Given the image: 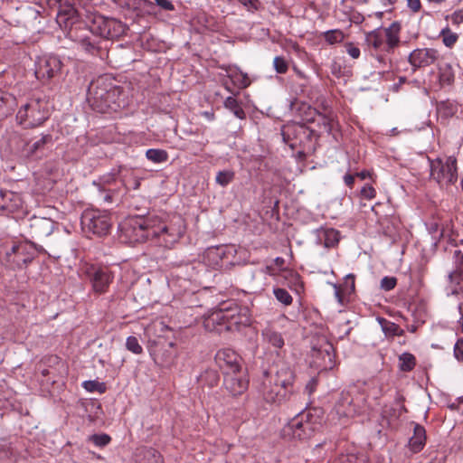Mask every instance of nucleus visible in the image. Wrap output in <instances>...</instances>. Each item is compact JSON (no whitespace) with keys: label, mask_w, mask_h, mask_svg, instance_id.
Wrapping results in <instances>:
<instances>
[{"label":"nucleus","mask_w":463,"mask_h":463,"mask_svg":"<svg viewBox=\"0 0 463 463\" xmlns=\"http://www.w3.org/2000/svg\"><path fill=\"white\" fill-rule=\"evenodd\" d=\"M110 439V437L107 434H94L90 438V440L98 447H104L108 445Z\"/></svg>","instance_id":"79ce46f5"},{"label":"nucleus","mask_w":463,"mask_h":463,"mask_svg":"<svg viewBox=\"0 0 463 463\" xmlns=\"http://www.w3.org/2000/svg\"><path fill=\"white\" fill-rule=\"evenodd\" d=\"M402 30V24L400 22L395 21L390 24L387 28L383 30L385 42H386V51L391 52L394 48H396L400 43V33Z\"/></svg>","instance_id":"aec40b11"},{"label":"nucleus","mask_w":463,"mask_h":463,"mask_svg":"<svg viewBox=\"0 0 463 463\" xmlns=\"http://www.w3.org/2000/svg\"><path fill=\"white\" fill-rule=\"evenodd\" d=\"M457 159L454 156L447 157L443 162L440 158L430 161V176L440 186L449 185L458 179Z\"/></svg>","instance_id":"6e6552de"},{"label":"nucleus","mask_w":463,"mask_h":463,"mask_svg":"<svg viewBox=\"0 0 463 463\" xmlns=\"http://www.w3.org/2000/svg\"><path fill=\"white\" fill-rule=\"evenodd\" d=\"M365 42L368 47L377 51L383 46L384 36L379 30H374L366 34Z\"/></svg>","instance_id":"bb28decb"},{"label":"nucleus","mask_w":463,"mask_h":463,"mask_svg":"<svg viewBox=\"0 0 463 463\" xmlns=\"http://www.w3.org/2000/svg\"><path fill=\"white\" fill-rule=\"evenodd\" d=\"M122 88L116 85L108 75L98 77L90 83L87 99L90 106L99 112L108 109L117 110L124 106L121 99Z\"/></svg>","instance_id":"f257e3e1"},{"label":"nucleus","mask_w":463,"mask_h":463,"mask_svg":"<svg viewBox=\"0 0 463 463\" xmlns=\"http://www.w3.org/2000/svg\"><path fill=\"white\" fill-rule=\"evenodd\" d=\"M298 110L302 119L306 122H314L316 117H318V114L321 113L317 111V109L306 104H303Z\"/></svg>","instance_id":"2f4dec72"},{"label":"nucleus","mask_w":463,"mask_h":463,"mask_svg":"<svg viewBox=\"0 0 463 463\" xmlns=\"http://www.w3.org/2000/svg\"><path fill=\"white\" fill-rule=\"evenodd\" d=\"M317 385V379L316 377H312L308 383L306 384L305 391L307 392L308 395H311Z\"/></svg>","instance_id":"4d7b16f0"},{"label":"nucleus","mask_w":463,"mask_h":463,"mask_svg":"<svg viewBox=\"0 0 463 463\" xmlns=\"http://www.w3.org/2000/svg\"><path fill=\"white\" fill-rule=\"evenodd\" d=\"M157 218H144L141 216L130 217L125 221L121 226V230L127 239L130 242H144L152 234H156Z\"/></svg>","instance_id":"39448f33"},{"label":"nucleus","mask_w":463,"mask_h":463,"mask_svg":"<svg viewBox=\"0 0 463 463\" xmlns=\"http://www.w3.org/2000/svg\"><path fill=\"white\" fill-rule=\"evenodd\" d=\"M214 361L223 375L243 370L241 357L230 348L220 349L214 356Z\"/></svg>","instance_id":"f8f14e48"},{"label":"nucleus","mask_w":463,"mask_h":463,"mask_svg":"<svg viewBox=\"0 0 463 463\" xmlns=\"http://www.w3.org/2000/svg\"><path fill=\"white\" fill-rule=\"evenodd\" d=\"M333 346L326 343L323 349L314 347L312 349V356L317 365L322 369H331L334 365L333 362Z\"/></svg>","instance_id":"6ab92c4d"},{"label":"nucleus","mask_w":463,"mask_h":463,"mask_svg":"<svg viewBox=\"0 0 463 463\" xmlns=\"http://www.w3.org/2000/svg\"><path fill=\"white\" fill-rule=\"evenodd\" d=\"M334 121L333 112L318 114V127L328 134L332 133Z\"/></svg>","instance_id":"c85d7f7f"},{"label":"nucleus","mask_w":463,"mask_h":463,"mask_svg":"<svg viewBox=\"0 0 463 463\" xmlns=\"http://www.w3.org/2000/svg\"><path fill=\"white\" fill-rule=\"evenodd\" d=\"M273 66L275 71L279 74L286 73L288 69V62L282 56H276L274 58Z\"/></svg>","instance_id":"a19ab883"},{"label":"nucleus","mask_w":463,"mask_h":463,"mask_svg":"<svg viewBox=\"0 0 463 463\" xmlns=\"http://www.w3.org/2000/svg\"><path fill=\"white\" fill-rule=\"evenodd\" d=\"M249 318L246 315L241 316L239 307L220 308L212 312L204 318L203 326L207 331L221 333L222 330H231L233 326L246 324Z\"/></svg>","instance_id":"7ed1b4c3"},{"label":"nucleus","mask_w":463,"mask_h":463,"mask_svg":"<svg viewBox=\"0 0 463 463\" xmlns=\"http://www.w3.org/2000/svg\"><path fill=\"white\" fill-rule=\"evenodd\" d=\"M426 441V431L425 429L419 425L415 424L414 430H413V436L409 440V446L410 449L413 452H419L420 451Z\"/></svg>","instance_id":"412c9836"},{"label":"nucleus","mask_w":463,"mask_h":463,"mask_svg":"<svg viewBox=\"0 0 463 463\" xmlns=\"http://www.w3.org/2000/svg\"><path fill=\"white\" fill-rule=\"evenodd\" d=\"M281 278L285 280H289L290 282H293V283H296L299 279V276L296 271H294L292 269H280L279 279Z\"/></svg>","instance_id":"37998d69"},{"label":"nucleus","mask_w":463,"mask_h":463,"mask_svg":"<svg viewBox=\"0 0 463 463\" xmlns=\"http://www.w3.org/2000/svg\"><path fill=\"white\" fill-rule=\"evenodd\" d=\"M198 383L203 386L214 387L220 381V375L215 369L208 368L197 377Z\"/></svg>","instance_id":"5701e85b"},{"label":"nucleus","mask_w":463,"mask_h":463,"mask_svg":"<svg viewBox=\"0 0 463 463\" xmlns=\"http://www.w3.org/2000/svg\"><path fill=\"white\" fill-rule=\"evenodd\" d=\"M294 380V373L288 367L280 368L275 375L266 373L260 392L267 402L281 404L293 395Z\"/></svg>","instance_id":"f03ea898"},{"label":"nucleus","mask_w":463,"mask_h":463,"mask_svg":"<svg viewBox=\"0 0 463 463\" xmlns=\"http://www.w3.org/2000/svg\"><path fill=\"white\" fill-rule=\"evenodd\" d=\"M399 368L402 372H411L416 365V358L411 353H402L399 356Z\"/></svg>","instance_id":"cd10ccee"},{"label":"nucleus","mask_w":463,"mask_h":463,"mask_svg":"<svg viewBox=\"0 0 463 463\" xmlns=\"http://www.w3.org/2000/svg\"><path fill=\"white\" fill-rule=\"evenodd\" d=\"M77 14V10L72 6H66L61 9L58 13L59 17H65L66 20L74 19Z\"/></svg>","instance_id":"49530a36"},{"label":"nucleus","mask_w":463,"mask_h":463,"mask_svg":"<svg viewBox=\"0 0 463 463\" xmlns=\"http://www.w3.org/2000/svg\"><path fill=\"white\" fill-rule=\"evenodd\" d=\"M236 254L233 245H220L208 248L204 252V260L213 269L222 268L224 263H232V258Z\"/></svg>","instance_id":"ddd939ff"},{"label":"nucleus","mask_w":463,"mask_h":463,"mask_svg":"<svg viewBox=\"0 0 463 463\" xmlns=\"http://www.w3.org/2000/svg\"><path fill=\"white\" fill-rule=\"evenodd\" d=\"M84 232L103 237L109 233L112 220L109 212L99 209H86L80 218Z\"/></svg>","instance_id":"0eeeda50"},{"label":"nucleus","mask_w":463,"mask_h":463,"mask_svg":"<svg viewBox=\"0 0 463 463\" xmlns=\"http://www.w3.org/2000/svg\"><path fill=\"white\" fill-rule=\"evenodd\" d=\"M112 275L107 269H96L90 275L92 288L96 293L102 294L108 290L112 281Z\"/></svg>","instance_id":"a211bd4d"},{"label":"nucleus","mask_w":463,"mask_h":463,"mask_svg":"<svg viewBox=\"0 0 463 463\" xmlns=\"http://www.w3.org/2000/svg\"><path fill=\"white\" fill-rule=\"evenodd\" d=\"M285 263V260L281 257H277L275 260H274V264L279 268V269H282L283 265Z\"/></svg>","instance_id":"774afa93"},{"label":"nucleus","mask_w":463,"mask_h":463,"mask_svg":"<svg viewBox=\"0 0 463 463\" xmlns=\"http://www.w3.org/2000/svg\"><path fill=\"white\" fill-rule=\"evenodd\" d=\"M49 117L48 104L40 99H30L16 114L18 123L26 128L43 124Z\"/></svg>","instance_id":"423d86ee"},{"label":"nucleus","mask_w":463,"mask_h":463,"mask_svg":"<svg viewBox=\"0 0 463 463\" xmlns=\"http://www.w3.org/2000/svg\"><path fill=\"white\" fill-rule=\"evenodd\" d=\"M243 5L249 9L257 10L260 5L259 0H239Z\"/></svg>","instance_id":"13d9d810"},{"label":"nucleus","mask_w":463,"mask_h":463,"mask_svg":"<svg viewBox=\"0 0 463 463\" xmlns=\"http://www.w3.org/2000/svg\"><path fill=\"white\" fill-rule=\"evenodd\" d=\"M439 80L442 86H450L454 83L455 71L449 63H444L439 67Z\"/></svg>","instance_id":"393cba45"},{"label":"nucleus","mask_w":463,"mask_h":463,"mask_svg":"<svg viewBox=\"0 0 463 463\" xmlns=\"http://www.w3.org/2000/svg\"><path fill=\"white\" fill-rule=\"evenodd\" d=\"M55 223L50 218L33 216L30 220V232L33 237L44 238L52 234Z\"/></svg>","instance_id":"f3484780"},{"label":"nucleus","mask_w":463,"mask_h":463,"mask_svg":"<svg viewBox=\"0 0 463 463\" xmlns=\"http://www.w3.org/2000/svg\"><path fill=\"white\" fill-rule=\"evenodd\" d=\"M323 35L326 42L329 44L341 43L345 39V33L339 29L326 31Z\"/></svg>","instance_id":"72a5a7b5"},{"label":"nucleus","mask_w":463,"mask_h":463,"mask_svg":"<svg viewBox=\"0 0 463 463\" xmlns=\"http://www.w3.org/2000/svg\"><path fill=\"white\" fill-rule=\"evenodd\" d=\"M439 53L433 48H418L413 50L408 57V61L416 71L420 68H425L434 64L439 59Z\"/></svg>","instance_id":"2eb2a0df"},{"label":"nucleus","mask_w":463,"mask_h":463,"mask_svg":"<svg viewBox=\"0 0 463 463\" xmlns=\"http://www.w3.org/2000/svg\"><path fill=\"white\" fill-rule=\"evenodd\" d=\"M24 246L22 244L14 245L11 249V252H7V255L10 256L11 253L15 255H20L24 252Z\"/></svg>","instance_id":"680f3d73"},{"label":"nucleus","mask_w":463,"mask_h":463,"mask_svg":"<svg viewBox=\"0 0 463 463\" xmlns=\"http://www.w3.org/2000/svg\"><path fill=\"white\" fill-rule=\"evenodd\" d=\"M439 35L444 45L449 48H451L458 38V34L453 33L449 27L442 29Z\"/></svg>","instance_id":"f704fd0d"},{"label":"nucleus","mask_w":463,"mask_h":463,"mask_svg":"<svg viewBox=\"0 0 463 463\" xmlns=\"http://www.w3.org/2000/svg\"><path fill=\"white\" fill-rule=\"evenodd\" d=\"M367 408V396L364 392H359L354 395H351L349 392H342L336 404L337 413L345 417L362 414Z\"/></svg>","instance_id":"1a4fd4ad"},{"label":"nucleus","mask_w":463,"mask_h":463,"mask_svg":"<svg viewBox=\"0 0 463 463\" xmlns=\"http://www.w3.org/2000/svg\"><path fill=\"white\" fill-rule=\"evenodd\" d=\"M361 195L364 199L372 200L376 195V191L372 185H364L361 189Z\"/></svg>","instance_id":"3c124183"},{"label":"nucleus","mask_w":463,"mask_h":463,"mask_svg":"<svg viewBox=\"0 0 463 463\" xmlns=\"http://www.w3.org/2000/svg\"><path fill=\"white\" fill-rule=\"evenodd\" d=\"M229 77L234 84L241 89H244L250 85V80L247 74L241 71H232L229 74Z\"/></svg>","instance_id":"c9c22d12"},{"label":"nucleus","mask_w":463,"mask_h":463,"mask_svg":"<svg viewBox=\"0 0 463 463\" xmlns=\"http://www.w3.org/2000/svg\"><path fill=\"white\" fill-rule=\"evenodd\" d=\"M155 3L161 7L163 10L173 11L175 10V5L169 0H155Z\"/></svg>","instance_id":"5fc2aeb1"},{"label":"nucleus","mask_w":463,"mask_h":463,"mask_svg":"<svg viewBox=\"0 0 463 463\" xmlns=\"http://www.w3.org/2000/svg\"><path fill=\"white\" fill-rule=\"evenodd\" d=\"M335 463H367L364 457H357L356 455L350 454L342 456L337 462Z\"/></svg>","instance_id":"c03bdc74"},{"label":"nucleus","mask_w":463,"mask_h":463,"mask_svg":"<svg viewBox=\"0 0 463 463\" xmlns=\"http://www.w3.org/2000/svg\"><path fill=\"white\" fill-rule=\"evenodd\" d=\"M451 21L456 25L462 24L463 23V9L455 11L451 14Z\"/></svg>","instance_id":"6e6d98bb"},{"label":"nucleus","mask_w":463,"mask_h":463,"mask_svg":"<svg viewBox=\"0 0 463 463\" xmlns=\"http://www.w3.org/2000/svg\"><path fill=\"white\" fill-rule=\"evenodd\" d=\"M262 336L265 342L271 345L273 347L280 349L284 346V339L280 333L271 329H266L262 332Z\"/></svg>","instance_id":"a878e982"},{"label":"nucleus","mask_w":463,"mask_h":463,"mask_svg":"<svg viewBox=\"0 0 463 463\" xmlns=\"http://www.w3.org/2000/svg\"><path fill=\"white\" fill-rule=\"evenodd\" d=\"M397 284V279L394 277H384L381 280V288L389 291L395 288Z\"/></svg>","instance_id":"a18cd8bd"},{"label":"nucleus","mask_w":463,"mask_h":463,"mask_svg":"<svg viewBox=\"0 0 463 463\" xmlns=\"http://www.w3.org/2000/svg\"><path fill=\"white\" fill-rule=\"evenodd\" d=\"M223 386L233 397L243 394L249 387V378L246 370L223 375Z\"/></svg>","instance_id":"dca6fc26"},{"label":"nucleus","mask_w":463,"mask_h":463,"mask_svg":"<svg viewBox=\"0 0 463 463\" xmlns=\"http://www.w3.org/2000/svg\"><path fill=\"white\" fill-rule=\"evenodd\" d=\"M345 48L348 55L353 59H358L360 57V49L353 43H345Z\"/></svg>","instance_id":"de8ad7c7"},{"label":"nucleus","mask_w":463,"mask_h":463,"mask_svg":"<svg viewBox=\"0 0 463 463\" xmlns=\"http://www.w3.org/2000/svg\"><path fill=\"white\" fill-rule=\"evenodd\" d=\"M83 387L88 392H94V391L103 392V390H101V384L97 381H85L83 383Z\"/></svg>","instance_id":"603ef678"},{"label":"nucleus","mask_w":463,"mask_h":463,"mask_svg":"<svg viewBox=\"0 0 463 463\" xmlns=\"http://www.w3.org/2000/svg\"><path fill=\"white\" fill-rule=\"evenodd\" d=\"M52 137L49 135L43 136L41 138L33 142V144H28L26 147V153L29 156H34L39 151H41L43 146L51 141Z\"/></svg>","instance_id":"7c9ffc66"},{"label":"nucleus","mask_w":463,"mask_h":463,"mask_svg":"<svg viewBox=\"0 0 463 463\" xmlns=\"http://www.w3.org/2000/svg\"><path fill=\"white\" fill-rule=\"evenodd\" d=\"M407 2H408V6L414 13H417L420 10V7H421L420 0H407Z\"/></svg>","instance_id":"052dcab7"},{"label":"nucleus","mask_w":463,"mask_h":463,"mask_svg":"<svg viewBox=\"0 0 463 463\" xmlns=\"http://www.w3.org/2000/svg\"><path fill=\"white\" fill-rule=\"evenodd\" d=\"M335 288V297L337 299L338 303L341 305H344V297L342 295V292L336 285H334Z\"/></svg>","instance_id":"e2e57ef3"},{"label":"nucleus","mask_w":463,"mask_h":463,"mask_svg":"<svg viewBox=\"0 0 463 463\" xmlns=\"http://www.w3.org/2000/svg\"><path fill=\"white\" fill-rule=\"evenodd\" d=\"M126 346L130 352L139 354L143 352L142 346L139 345L138 340L135 336H128L127 338Z\"/></svg>","instance_id":"ea45409f"},{"label":"nucleus","mask_w":463,"mask_h":463,"mask_svg":"<svg viewBox=\"0 0 463 463\" xmlns=\"http://www.w3.org/2000/svg\"><path fill=\"white\" fill-rule=\"evenodd\" d=\"M454 356L459 361L463 362V338L458 339L454 345Z\"/></svg>","instance_id":"8fccbe9b"},{"label":"nucleus","mask_w":463,"mask_h":463,"mask_svg":"<svg viewBox=\"0 0 463 463\" xmlns=\"http://www.w3.org/2000/svg\"><path fill=\"white\" fill-rule=\"evenodd\" d=\"M116 182V175L114 174H107L99 178V180L93 182V185L99 189L106 191L108 186L111 185Z\"/></svg>","instance_id":"e433bc0d"},{"label":"nucleus","mask_w":463,"mask_h":463,"mask_svg":"<svg viewBox=\"0 0 463 463\" xmlns=\"http://www.w3.org/2000/svg\"><path fill=\"white\" fill-rule=\"evenodd\" d=\"M146 156L149 161L160 164L167 161L168 153L164 149L150 148L146 150Z\"/></svg>","instance_id":"c756f323"},{"label":"nucleus","mask_w":463,"mask_h":463,"mask_svg":"<svg viewBox=\"0 0 463 463\" xmlns=\"http://www.w3.org/2000/svg\"><path fill=\"white\" fill-rule=\"evenodd\" d=\"M92 30L103 38L113 39L124 34L127 26L115 18L96 15L93 20Z\"/></svg>","instance_id":"9d476101"},{"label":"nucleus","mask_w":463,"mask_h":463,"mask_svg":"<svg viewBox=\"0 0 463 463\" xmlns=\"http://www.w3.org/2000/svg\"><path fill=\"white\" fill-rule=\"evenodd\" d=\"M296 132L299 135L307 136V137H310L311 136H316L317 138L319 136L316 134V131L310 130L309 128H306L304 125H298L296 127Z\"/></svg>","instance_id":"864d4df0"},{"label":"nucleus","mask_w":463,"mask_h":463,"mask_svg":"<svg viewBox=\"0 0 463 463\" xmlns=\"http://www.w3.org/2000/svg\"><path fill=\"white\" fill-rule=\"evenodd\" d=\"M318 425L317 419L309 411H302L283 427L282 436L288 439H307L314 434Z\"/></svg>","instance_id":"20e7f679"},{"label":"nucleus","mask_w":463,"mask_h":463,"mask_svg":"<svg viewBox=\"0 0 463 463\" xmlns=\"http://www.w3.org/2000/svg\"><path fill=\"white\" fill-rule=\"evenodd\" d=\"M344 181L347 186L352 187L354 182V176L353 175L347 174L344 176Z\"/></svg>","instance_id":"69168bd1"},{"label":"nucleus","mask_w":463,"mask_h":463,"mask_svg":"<svg viewBox=\"0 0 463 463\" xmlns=\"http://www.w3.org/2000/svg\"><path fill=\"white\" fill-rule=\"evenodd\" d=\"M61 66L62 63L57 56L39 57L35 64V76L38 80H48L61 72Z\"/></svg>","instance_id":"4468645a"},{"label":"nucleus","mask_w":463,"mask_h":463,"mask_svg":"<svg viewBox=\"0 0 463 463\" xmlns=\"http://www.w3.org/2000/svg\"><path fill=\"white\" fill-rule=\"evenodd\" d=\"M100 191V196L104 203H113L115 194H117V191L115 189L111 190L110 188H107L106 191L103 189H99Z\"/></svg>","instance_id":"09e8293b"},{"label":"nucleus","mask_w":463,"mask_h":463,"mask_svg":"<svg viewBox=\"0 0 463 463\" xmlns=\"http://www.w3.org/2000/svg\"><path fill=\"white\" fill-rule=\"evenodd\" d=\"M454 256L456 258V269L449 274V279L451 283L459 284L460 281H463V252L455 250Z\"/></svg>","instance_id":"b1692460"},{"label":"nucleus","mask_w":463,"mask_h":463,"mask_svg":"<svg viewBox=\"0 0 463 463\" xmlns=\"http://www.w3.org/2000/svg\"><path fill=\"white\" fill-rule=\"evenodd\" d=\"M224 107L232 111L233 114L239 118H243L245 117L243 109L240 107L237 99L233 97H228L224 100Z\"/></svg>","instance_id":"473e14b6"},{"label":"nucleus","mask_w":463,"mask_h":463,"mask_svg":"<svg viewBox=\"0 0 463 463\" xmlns=\"http://www.w3.org/2000/svg\"><path fill=\"white\" fill-rule=\"evenodd\" d=\"M460 312V317L458 320V326L460 328L461 333L463 334V309L461 305L458 307Z\"/></svg>","instance_id":"338daca9"},{"label":"nucleus","mask_w":463,"mask_h":463,"mask_svg":"<svg viewBox=\"0 0 463 463\" xmlns=\"http://www.w3.org/2000/svg\"><path fill=\"white\" fill-rule=\"evenodd\" d=\"M156 224L158 232L152 234L151 237L157 238L159 243L166 248L172 247L179 241L184 232V226L181 219H179L176 223L170 225H166L157 219Z\"/></svg>","instance_id":"9b49d317"},{"label":"nucleus","mask_w":463,"mask_h":463,"mask_svg":"<svg viewBox=\"0 0 463 463\" xmlns=\"http://www.w3.org/2000/svg\"><path fill=\"white\" fill-rule=\"evenodd\" d=\"M234 179V172L231 170L220 171L216 175V183L224 187Z\"/></svg>","instance_id":"4c0bfd02"},{"label":"nucleus","mask_w":463,"mask_h":463,"mask_svg":"<svg viewBox=\"0 0 463 463\" xmlns=\"http://www.w3.org/2000/svg\"><path fill=\"white\" fill-rule=\"evenodd\" d=\"M318 239L323 241L325 247H334L339 241V232L333 228L321 229L318 231Z\"/></svg>","instance_id":"4be33fe9"},{"label":"nucleus","mask_w":463,"mask_h":463,"mask_svg":"<svg viewBox=\"0 0 463 463\" xmlns=\"http://www.w3.org/2000/svg\"><path fill=\"white\" fill-rule=\"evenodd\" d=\"M273 294L278 301L282 303L285 306H289L292 303V297L290 294L284 288H275L273 289Z\"/></svg>","instance_id":"58836bf2"},{"label":"nucleus","mask_w":463,"mask_h":463,"mask_svg":"<svg viewBox=\"0 0 463 463\" xmlns=\"http://www.w3.org/2000/svg\"><path fill=\"white\" fill-rule=\"evenodd\" d=\"M263 272L271 276V277H274V278H277L279 280V275H280V269L279 271H277L273 266L271 265H267L264 269H263Z\"/></svg>","instance_id":"bf43d9fd"},{"label":"nucleus","mask_w":463,"mask_h":463,"mask_svg":"<svg viewBox=\"0 0 463 463\" xmlns=\"http://www.w3.org/2000/svg\"><path fill=\"white\" fill-rule=\"evenodd\" d=\"M320 99V105H319V108L322 109V110L324 111L323 113H329V112H332L331 110L328 109V106L326 104V101L324 97H320L317 99V101Z\"/></svg>","instance_id":"0e129e2a"}]
</instances>
